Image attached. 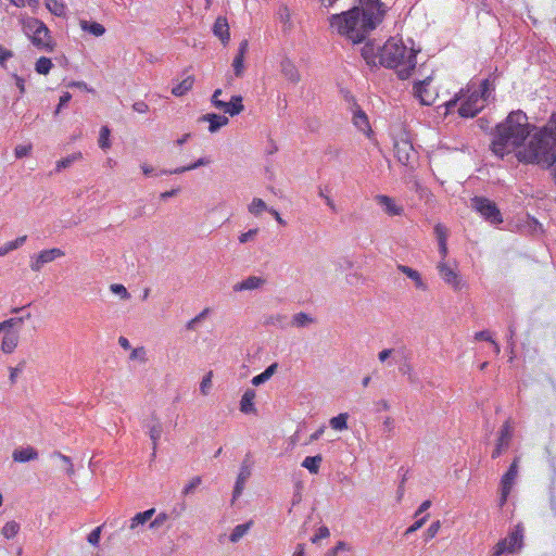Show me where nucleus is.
I'll list each match as a JSON object with an SVG mask.
<instances>
[{"instance_id":"f257e3e1","label":"nucleus","mask_w":556,"mask_h":556,"mask_svg":"<svg viewBox=\"0 0 556 556\" xmlns=\"http://www.w3.org/2000/svg\"><path fill=\"white\" fill-rule=\"evenodd\" d=\"M382 7L380 0H359L352 9L331 15L330 28L351 42L361 43L382 22Z\"/></svg>"},{"instance_id":"f03ea898","label":"nucleus","mask_w":556,"mask_h":556,"mask_svg":"<svg viewBox=\"0 0 556 556\" xmlns=\"http://www.w3.org/2000/svg\"><path fill=\"white\" fill-rule=\"evenodd\" d=\"M533 129L535 127L529 123L525 112L521 110L510 112L503 122L496 125L490 146L491 151L496 156L504 157L516 150H521V146Z\"/></svg>"},{"instance_id":"7ed1b4c3","label":"nucleus","mask_w":556,"mask_h":556,"mask_svg":"<svg viewBox=\"0 0 556 556\" xmlns=\"http://www.w3.org/2000/svg\"><path fill=\"white\" fill-rule=\"evenodd\" d=\"M521 163L551 167L556 162V113H553L543 127L530 136L527 146L517 151Z\"/></svg>"},{"instance_id":"20e7f679","label":"nucleus","mask_w":556,"mask_h":556,"mask_svg":"<svg viewBox=\"0 0 556 556\" xmlns=\"http://www.w3.org/2000/svg\"><path fill=\"white\" fill-rule=\"evenodd\" d=\"M417 51L407 48L401 39L390 38L379 48V64L394 68L401 79L408 78L416 67Z\"/></svg>"},{"instance_id":"39448f33","label":"nucleus","mask_w":556,"mask_h":556,"mask_svg":"<svg viewBox=\"0 0 556 556\" xmlns=\"http://www.w3.org/2000/svg\"><path fill=\"white\" fill-rule=\"evenodd\" d=\"M22 29L38 50L49 53L54 51L56 43L50 29L42 21L36 17H27L22 21Z\"/></svg>"},{"instance_id":"423d86ee","label":"nucleus","mask_w":556,"mask_h":556,"mask_svg":"<svg viewBox=\"0 0 556 556\" xmlns=\"http://www.w3.org/2000/svg\"><path fill=\"white\" fill-rule=\"evenodd\" d=\"M471 205L491 224H501L503 222L502 214L493 201L483 197H475L471 199Z\"/></svg>"},{"instance_id":"0eeeda50","label":"nucleus","mask_w":556,"mask_h":556,"mask_svg":"<svg viewBox=\"0 0 556 556\" xmlns=\"http://www.w3.org/2000/svg\"><path fill=\"white\" fill-rule=\"evenodd\" d=\"M431 83L432 77L429 75L425 79L414 84V94L424 105H432L438 98V92Z\"/></svg>"},{"instance_id":"6e6552de","label":"nucleus","mask_w":556,"mask_h":556,"mask_svg":"<svg viewBox=\"0 0 556 556\" xmlns=\"http://www.w3.org/2000/svg\"><path fill=\"white\" fill-rule=\"evenodd\" d=\"M394 154L402 165L408 167L414 166L417 153L408 139L400 138L395 140Z\"/></svg>"},{"instance_id":"1a4fd4ad","label":"nucleus","mask_w":556,"mask_h":556,"mask_svg":"<svg viewBox=\"0 0 556 556\" xmlns=\"http://www.w3.org/2000/svg\"><path fill=\"white\" fill-rule=\"evenodd\" d=\"M437 269L443 281L451 286L454 291H460L466 287L458 271L446 262L440 261L437 265Z\"/></svg>"},{"instance_id":"9d476101","label":"nucleus","mask_w":556,"mask_h":556,"mask_svg":"<svg viewBox=\"0 0 556 556\" xmlns=\"http://www.w3.org/2000/svg\"><path fill=\"white\" fill-rule=\"evenodd\" d=\"M485 105V98L479 96L478 91L472 92L462 102L458 114L462 117H473L476 116Z\"/></svg>"},{"instance_id":"9b49d317","label":"nucleus","mask_w":556,"mask_h":556,"mask_svg":"<svg viewBox=\"0 0 556 556\" xmlns=\"http://www.w3.org/2000/svg\"><path fill=\"white\" fill-rule=\"evenodd\" d=\"M65 252L59 248H52L40 251L31 257L30 269L35 273L40 271L45 264L51 263L56 258L63 257Z\"/></svg>"},{"instance_id":"f8f14e48","label":"nucleus","mask_w":556,"mask_h":556,"mask_svg":"<svg viewBox=\"0 0 556 556\" xmlns=\"http://www.w3.org/2000/svg\"><path fill=\"white\" fill-rule=\"evenodd\" d=\"M519 458H515L501 479V505H504L518 476Z\"/></svg>"},{"instance_id":"ddd939ff","label":"nucleus","mask_w":556,"mask_h":556,"mask_svg":"<svg viewBox=\"0 0 556 556\" xmlns=\"http://www.w3.org/2000/svg\"><path fill=\"white\" fill-rule=\"evenodd\" d=\"M522 535L518 532H513L505 539L498 541L493 548L492 556H501L504 553H513L520 546Z\"/></svg>"},{"instance_id":"4468645a","label":"nucleus","mask_w":556,"mask_h":556,"mask_svg":"<svg viewBox=\"0 0 556 556\" xmlns=\"http://www.w3.org/2000/svg\"><path fill=\"white\" fill-rule=\"evenodd\" d=\"M513 437V428L509 420H506L500 430V435L496 442V446L492 452V458H497L504 451L509 447L510 440Z\"/></svg>"},{"instance_id":"2eb2a0df","label":"nucleus","mask_w":556,"mask_h":556,"mask_svg":"<svg viewBox=\"0 0 556 556\" xmlns=\"http://www.w3.org/2000/svg\"><path fill=\"white\" fill-rule=\"evenodd\" d=\"M249 50V41L248 39H243L239 43V48L237 51V54L235 55L231 66L233 71V75L237 78H241L244 75L245 66H244V59Z\"/></svg>"},{"instance_id":"dca6fc26","label":"nucleus","mask_w":556,"mask_h":556,"mask_svg":"<svg viewBox=\"0 0 556 556\" xmlns=\"http://www.w3.org/2000/svg\"><path fill=\"white\" fill-rule=\"evenodd\" d=\"M352 121L354 126L365 134L366 136H370L372 130L368 121L366 113L355 103L353 105V116Z\"/></svg>"},{"instance_id":"f3484780","label":"nucleus","mask_w":556,"mask_h":556,"mask_svg":"<svg viewBox=\"0 0 556 556\" xmlns=\"http://www.w3.org/2000/svg\"><path fill=\"white\" fill-rule=\"evenodd\" d=\"M213 34L222 41L223 46H227L230 41L229 24L225 16H218L213 25Z\"/></svg>"},{"instance_id":"a211bd4d","label":"nucleus","mask_w":556,"mask_h":556,"mask_svg":"<svg viewBox=\"0 0 556 556\" xmlns=\"http://www.w3.org/2000/svg\"><path fill=\"white\" fill-rule=\"evenodd\" d=\"M216 109L224 111L230 116L240 114L244 110L241 96H232L229 102H217Z\"/></svg>"},{"instance_id":"6ab92c4d","label":"nucleus","mask_w":556,"mask_h":556,"mask_svg":"<svg viewBox=\"0 0 556 556\" xmlns=\"http://www.w3.org/2000/svg\"><path fill=\"white\" fill-rule=\"evenodd\" d=\"M376 201L379 205H381L384 212L390 216H399L403 213V206L397 205L395 201L384 194H379L376 197Z\"/></svg>"},{"instance_id":"aec40b11","label":"nucleus","mask_w":556,"mask_h":556,"mask_svg":"<svg viewBox=\"0 0 556 556\" xmlns=\"http://www.w3.org/2000/svg\"><path fill=\"white\" fill-rule=\"evenodd\" d=\"M280 70L283 77L290 83L298 84L301 80L299 70L291 60L283 59L280 63Z\"/></svg>"},{"instance_id":"412c9836","label":"nucleus","mask_w":556,"mask_h":556,"mask_svg":"<svg viewBox=\"0 0 556 556\" xmlns=\"http://www.w3.org/2000/svg\"><path fill=\"white\" fill-rule=\"evenodd\" d=\"M20 342V333L17 331H7L0 344V351L4 354H12Z\"/></svg>"},{"instance_id":"4be33fe9","label":"nucleus","mask_w":556,"mask_h":556,"mask_svg":"<svg viewBox=\"0 0 556 556\" xmlns=\"http://www.w3.org/2000/svg\"><path fill=\"white\" fill-rule=\"evenodd\" d=\"M397 270L406 275L409 279H412L417 289L422 291L427 290V285L424 282L421 275L418 270L402 264L397 265Z\"/></svg>"},{"instance_id":"5701e85b","label":"nucleus","mask_w":556,"mask_h":556,"mask_svg":"<svg viewBox=\"0 0 556 556\" xmlns=\"http://www.w3.org/2000/svg\"><path fill=\"white\" fill-rule=\"evenodd\" d=\"M251 476V468L247 463H243L240 468V472L237 477V481L233 489V500L239 497L244 489L245 481Z\"/></svg>"},{"instance_id":"b1692460","label":"nucleus","mask_w":556,"mask_h":556,"mask_svg":"<svg viewBox=\"0 0 556 556\" xmlns=\"http://www.w3.org/2000/svg\"><path fill=\"white\" fill-rule=\"evenodd\" d=\"M201 122H207L210 124L208 130L210 132L217 131L220 127L228 124V118L223 115H217L214 113L205 114L200 117Z\"/></svg>"},{"instance_id":"393cba45","label":"nucleus","mask_w":556,"mask_h":556,"mask_svg":"<svg viewBox=\"0 0 556 556\" xmlns=\"http://www.w3.org/2000/svg\"><path fill=\"white\" fill-rule=\"evenodd\" d=\"M362 56L369 66H377L379 64V49H376L374 43L367 42L362 48Z\"/></svg>"},{"instance_id":"a878e982","label":"nucleus","mask_w":556,"mask_h":556,"mask_svg":"<svg viewBox=\"0 0 556 556\" xmlns=\"http://www.w3.org/2000/svg\"><path fill=\"white\" fill-rule=\"evenodd\" d=\"M12 457H13L14 462L26 463L29 460L37 459L38 452L34 447L28 446L25 448L15 450L12 454Z\"/></svg>"},{"instance_id":"bb28decb","label":"nucleus","mask_w":556,"mask_h":556,"mask_svg":"<svg viewBox=\"0 0 556 556\" xmlns=\"http://www.w3.org/2000/svg\"><path fill=\"white\" fill-rule=\"evenodd\" d=\"M255 391L252 389L247 390L240 401V410L244 414L255 413L254 406Z\"/></svg>"},{"instance_id":"cd10ccee","label":"nucleus","mask_w":556,"mask_h":556,"mask_svg":"<svg viewBox=\"0 0 556 556\" xmlns=\"http://www.w3.org/2000/svg\"><path fill=\"white\" fill-rule=\"evenodd\" d=\"M264 283V280L256 276H250L243 281L235 285L233 290L235 291H243V290H253L257 289Z\"/></svg>"},{"instance_id":"c85d7f7f","label":"nucleus","mask_w":556,"mask_h":556,"mask_svg":"<svg viewBox=\"0 0 556 556\" xmlns=\"http://www.w3.org/2000/svg\"><path fill=\"white\" fill-rule=\"evenodd\" d=\"M79 25L83 30L88 31L96 37H100V36L104 35V33H105V27L98 22H88V21L81 20L79 22Z\"/></svg>"},{"instance_id":"c756f323","label":"nucleus","mask_w":556,"mask_h":556,"mask_svg":"<svg viewBox=\"0 0 556 556\" xmlns=\"http://www.w3.org/2000/svg\"><path fill=\"white\" fill-rule=\"evenodd\" d=\"M46 8L55 16L66 15V4L61 0H45Z\"/></svg>"},{"instance_id":"7c9ffc66","label":"nucleus","mask_w":556,"mask_h":556,"mask_svg":"<svg viewBox=\"0 0 556 556\" xmlns=\"http://www.w3.org/2000/svg\"><path fill=\"white\" fill-rule=\"evenodd\" d=\"M193 84L194 76L190 75L186 77L182 81H180L178 85L173 87L172 93L176 97H181L192 89Z\"/></svg>"},{"instance_id":"2f4dec72","label":"nucleus","mask_w":556,"mask_h":556,"mask_svg":"<svg viewBox=\"0 0 556 556\" xmlns=\"http://www.w3.org/2000/svg\"><path fill=\"white\" fill-rule=\"evenodd\" d=\"M252 526H253L252 520H250L245 523L236 526L229 535L230 542L231 543L239 542L249 532V530L251 529Z\"/></svg>"},{"instance_id":"473e14b6","label":"nucleus","mask_w":556,"mask_h":556,"mask_svg":"<svg viewBox=\"0 0 556 556\" xmlns=\"http://www.w3.org/2000/svg\"><path fill=\"white\" fill-rule=\"evenodd\" d=\"M154 511L155 510L153 508H151V509H148L146 511L136 514L130 519L129 529L130 530H135V529H137V527L144 525L148 520L151 519V517L153 516Z\"/></svg>"},{"instance_id":"72a5a7b5","label":"nucleus","mask_w":556,"mask_h":556,"mask_svg":"<svg viewBox=\"0 0 556 556\" xmlns=\"http://www.w3.org/2000/svg\"><path fill=\"white\" fill-rule=\"evenodd\" d=\"M323 462L321 455L316 456H307L302 462V467L306 468L311 473H318L320 465Z\"/></svg>"},{"instance_id":"f704fd0d","label":"nucleus","mask_w":556,"mask_h":556,"mask_svg":"<svg viewBox=\"0 0 556 556\" xmlns=\"http://www.w3.org/2000/svg\"><path fill=\"white\" fill-rule=\"evenodd\" d=\"M81 159H83L81 152H79V151L74 152V153L67 155L66 157H63L56 162L55 172H61L62 169L70 167L73 163H75Z\"/></svg>"},{"instance_id":"c9c22d12","label":"nucleus","mask_w":556,"mask_h":556,"mask_svg":"<svg viewBox=\"0 0 556 556\" xmlns=\"http://www.w3.org/2000/svg\"><path fill=\"white\" fill-rule=\"evenodd\" d=\"M210 163H211V161L208 159L201 157L197 162H194V163H192V164H190L188 166L177 167V168L172 169V170H164L163 174H168V175L182 174L185 172L195 169V168H198L200 166H204V165H207Z\"/></svg>"},{"instance_id":"e433bc0d","label":"nucleus","mask_w":556,"mask_h":556,"mask_svg":"<svg viewBox=\"0 0 556 556\" xmlns=\"http://www.w3.org/2000/svg\"><path fill=\"white\" fill-rule=\"evenodd\" d=\"M278 365L276 363L269 365L262 374L253 377L252 383L254 386H260L266 382L277 370Z\"/></svg>"},{"instance_id":"4c0bfd02","label":"nucleus","mask_w":556,"mask_h":556,"mask_svg":"<svg viewBox=\"0 0 556 556\" xmlns=\"http://www.w3.org/2000/svg\"><path fill=\"white\" fill-rule=\"evenodd\" d=\"M53 67L51 59L40 56L35 63V71L40 75H47Z\"/></svg>"},{"instance_id":"58836bf2","label":"nucleus","mask_w":556,"mask_h":556,"mask_svg":"<svg viewBox=\"0 0 556 556\" xmlns=\"http://www.w3.org/2000/svg\"><path fill=\"white\" fill-rule=\"evenodd\" d=\"M348 418L349 416L346 413H341L330 419V427L334 430L342 431L348 428Z\"/></svg>"},{"instance_id":"ea45409f","label":"nucleus","mask_w":556,"mask_h":556,"mask_svg":"<svg viewBox=\"0 0 556 556\" xmlns=\"http://www.w3.org/2000/svg\"><path fill=\"white\" fill-rule=\"evenodd\" d=\"M20 531V525L12 520L8 521L1 529V534L5 539H13Z\"/></svg>"},{"instance_id":"a19ab883","label":"nucleus","mask_w":556,"mask_h":556,"mask_svg":"<svg viewBox=\"0 0 556 556\" xmlns=\"http://www.w3.org/2000/svg\"><path fill=\"white\" fill-rule=\"evenodd\" d=\"M267 206L266 203L258 198H255L252 200V202L249 205V212L253 215H260L263 211H266Z\"/></svg>"},{"instance_id":"79ce46f5","label":"nucleus","mask_w":556,"mask_h":556,"mask_svg":"<svg viewBox=\"0 0 556 556\" xmlns=\"http://www.w3.org/2000/svg\"><path fill=\"white\" fill-rule=\"evenodd\" d=\"M110 134L111 131L108 126L101 128L99 137V146L101 149H109L111 147Z\"/></svg>"},{"instance_id":"37998d69","label":"nucleus","mask_w":556,"mask_h":556,"mask_svg":"<svg viewBox=\"0 0 556 556\" xmlns=\"http://www.w3.org/2000/svg\"><path fill=\"white\" fill-rule=\"evenodd\" d=\"M312 321H313V318L303 312L295 314L292 319V324L296 327H304L307 324H311Z\"/></svg>"},{"instance_id":"c03bdc74","label":"nucleus","mask_w":556,"mask_h":556,"mask_svg":"<svg viewBox=\"0 0 556 556\" xmlns=\"http://www.w3.org/2000/svg\"><path fill=\"white\" fill-rule=\"evenodd\" d=\"M434 235L438 239V243L447 241V237H448L447 228L440 223L434 226Z\"/></svg>"},{"instance_id":"a18cd8bd","label":"nucleus","mask_w":556,"mask_h":556,"mask_svg":"<svg viewBox=\"0 0 556 556\" xmlns=\"http://www.w3.org/2000/svg\"><path fill=\"white\" fill-rule=\"evenodd\" d=\"M440 529H441L440 520L432 522L429 526V528L427 529V531L425 532V541L427 542V541L432 540L438 534Z\"/></svg>"},{"instance_id":"49530a36","label":"nucleus","mask_w":556,"mask_h":556,"mask_svg":"<svg viewBox=\"0 0 556 556\" xmlns=\"http://www.w3.org/2000/svg\"><path fill=\"white\" fill-rule=\"evenodd\" d=\"M212 377H213V371H208L202 379L201 383H200V391L203 395H207L208 394V391L212 387Z\"/></svg>"},{"instance_id":"de8ad7c7","label":"nucleus","mask_w":556,"mask_h":556,"mask_svg":"<svg viewBox=\"0 0 556 556\" xmlns=\"http://www.w3.org/2000/svg\"><path fill=\"white\" fill-rule=\"evenodd\" d=\"M24 320H25V317H13V318L3 320L2 323L4 326L5 332L12 331L11 330L12 328L21 326L24 323Z\"/></svg>"},{"instance_id":"09e8293b","label":"nucleus","mask_w":556,"mask_h":556,"mask_svg":"<svg viewBox=\"0 0 556 556\" xmlns=\"http://www.w3.org/2000/svg\"><path fill=\"white\" fill-rule=\"evenodd\" d=\"M110 289L113 293L118 294L122 299L129 298V293L123 285L113 283V285H111Z\"/></svg>"},{"instance_id":"8fccbe9b","label":"nucleus","mask_w":556,"mask_h":556,"mask_svg":"<svg viewBox=\"0 0 556 556\" xmlns=\"http://www.w3.org/2000/svg\"><path fill=\"white\" fill-rule=\"evenodd\" d=\"M31 151V146L30 144H20V146H16L15 149H14V154L17 159H22L24 156H27Z\"/></svg>"},{"instance_id":"3c124183","label":"nucleus","mask_w":556,"mask_h":556,"mask_svg":"<svg viewBox=\"0 0 556 556\" xmlns=\"http://www.w3.org/2000/svg\"><path fill=\"white\" fill-rule=\"evenodd\" d=\"M201 477H193L191 481L184 488L182 494L188 495L189 493H191L198 485L201 484Z\"/></svg>"},{"instance_id":"603ef678","label":"nucleus","mask_w":556,"mask_h":556,"mask_svg":"<svg viewBox=\"0 0 556 556\" xmlns=\"http://www.w3.org/2000/svg\"><path fill=\"white\" fill-rule=\"evenodd\" d=\"M481 91L479 92V96H482L485 98V101L488 100L490 92L494 89L493 85L490 83L489 79H483L481 81Z\"/></svg>"},{"instance_id":"864d4df0","label":"nucleus","mask_w":556,"mask_h":556,"mask_svg":"<svg viewBox=\"0 0 556 556\" xmlns=\"http://www.w3.org/2000/svg\"><path fill=\"white\" fill-rule=\"evenodd\" d=\"M162 429L160 426H153L150 428L149 434L153 443V450L156 448L159 439L161 438Z\"/></svg>"},{"instance_id":"5fc2aeb1","label":"nucleus","mask_w":556,"mask_h":556,"mask_svg":"<svg viewBox=\"0 0 556 556\" xmlns=\"http://www.w3.org/2000/svg\"><path fill=\"white\" fill-rule=\"evenodd\" d=\"M428 518H429V515H426V516L421 517L420 519L416 520L410 527L407 528L405 534L414 533L415 531L420 529L426 523Z\"/></svg>"},{"instance_id":"6e6d98bb","label":"nucleus","mask_w":556,"mask_h":556,"mask_svg":"<svg viewBox=\"0 0 556 556\" xmlns=\"http://www.w3.org/2000/svg\"><path fill=\"white\" fill-rule=\"evenodd\" d=\"M54 455L59 457L67 466V475L73 476L75 471L71 458L66 455L61 454L60 452L54 453Z\"/></svg>"},{"instance_id":"4d7b16f0","label":"nucleus","mask_w":556,"mask_h":556,"mask_svg":"<svg viewBox=\"0 0 556 556\" xmlns=\"http://www.w3.org/2000/svg\"><path fill=\"white\" fill-rule=\"evenodd\" d=\"M414 368H413V365L408 362H405L401 367H400V372L403 374V375H407L408 376V380L410 382H414L415 381V378H414Z\"/></svg>"},{"instance_id":"13d9d810","label":"nucleus","mask_w":556,"mask_h":556,"mask_svg":"<svg viewBox=\"0 0 556 556\" xmlns=\"http://www.w3.org/2000/svg\"><path fill=\"white\" fill-rule=\"evenodd\" d=\"M101 529L102 527H97L94 528L88 535V542L91 544V545H98L99 541H100V535H101Z\"/></svg>"},{"instance_id":"bf43d9fd","label":"nucleus","mask_w":556,"mask_h":556,"mask_svg":"<svg viewBox=\"0 0 556 556\" xmlns=\"http://www.w3.org/2000/svg\"><path fill=\"white\" fill-rule=\"evenodd\" d=\"M330 535L329 529L327 527H320L316 534L312 538L313 543H317L321 539H326Z\"/></svg>"},{"instance_id":"052dcab7","label":"nucleus","mask_w":556,"mask_h":556,"mask_svg":"<svg viewBox=\"0 0 556 556\" xmlns=\"http://www.w3.org/2000/svg\"><path fill=\"white\" fill-rule=\"evenodd\" d=\"M13 56V52L11 50L5 49L0 45V65L5 66V62Z\"/></svg>"},{"instance_id":"680f3d73","label":"nucleus","mask_w":556,"mask_h":556,"mask_svg":"<svg viewBox=\"0 0 556 556\" xmlns=\"http://www.w3.org/2000/svg\"><path fill=\"white\" fill-rule=\"evenodd\" d=\"M10 2L18 8H24L26 5L36 8L39 4L38 0H10Z\"/></svg>"},{"instance_id":"e2e57ef3","label":"nucleus","mask_w":556,"mask_h":556,"mask_svg":"<svg viewBox=\"0 0 556 556\" xmlns=\"http://www.w3.org/2000/svg\"><path fill=\"white\" fill-rule=\"evenodd\" d=\"M258 229L257 228H254V229H250L249 231L247 232H243L239 236V242L240 243H245L248 242L249 240H252L255 235L257 233Z\"/></svg>"},{"instance_id":"0e129e2a","label":"nucleus","mask_w":556,"mask_h":556,"mask_svg":"<svg viewBox=\"0 0 556 556\" xmlns=\"http://www.w3.org/2000/svg\"><path fill=\"white\" fill-rule=\"evenodd\" d=\"M475 339L478 341H488L491 342L493 340L491 332L489 330H482L475 333Z\"/></svg>"},{"instance_id":"69168bd1","label":"nucleus","mask_w":556,"mask_h":556,"mask_svg":"<svg viewBox=\"0 0 556 556\" xmlns=\"http://www.w3.org/2000/svg\"><path fill=\"white\" fill-rule=\"evenodd\" d=\"M72 99V96L70 92H64L61 97H60V101H59V105L55 110V114H59L61 109L66 105L70 100Z\"/></svg>"},{"instance_id":"338daca9","label":"nucleus","mask_w":556,"mask_h":556,"mask_svg":"<svg viewBox=\"0 0 556 556\" xmlns=\"http://www.w3.org/2000/svg\"><path fill=\"white\" fill-rule=\"evenodd\" d=\"M134 111L144 114L149 111V105L144 101H137L132 104Z\"/></svg>"},{"instance_id":"774afa93","label":"nucleus","mask_w":556,"mask_h":556,"mask_svg":"<svg viewBox=\"0 0 556 556\" xmlns=\"http://www.w3.org/2000/svg\"><path fill=\"white\" fill-rule=\"evenodd\" d=\"M207 312H208V308H205L199 315H197L194 318H192L190 321H188L187 328L192 329L194 324L199 323L206 316Z\"/></svg>"}]
</instances>
